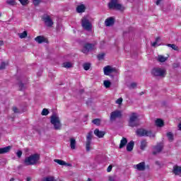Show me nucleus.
Masks as SVG:
<instances>
[{
	"label": "nucleus",
	"mask_w": 181,
	"mask_h": 181,
	"mask_svg": "<svg viewBox=\"0 0 181 181\" xmlns=\"http://www.w3.org/2000/svg\"><path fill=\"white\" fill-rule=\"evenodd\" d=\"M40 160V154L34 153L28 157H26L24 163L25 166H32L36 165Z\"/></svg>",
	"instance_id": "nucleus-1"
},
{
	"label": "nucleus",
	"mask_w": 181,
	"mask_h": 181,
	"mask_svg": "<svg viewBox=\"0 0 181 181\" xmlns=\"http://www.w3.org/2000/svg\"><path fill=\"white\" fill-rule=\"evenodd\" d=\"M50 122L54 125L55 130L58 131L59 129H62V123L60 122V118L57 115L54 114L51 116Z\"/></svg>",
	"instance_id": "nucleus-2"
},
{
	"label": "nucleus",
	"mask_w": 181,
	"mask_h": 181,
	"mask_svg": "<svg viewBox=\"0 0 181 181\" xmlns=\"http://www.w3.org/2000/svg\"><path fill=\"white\" fill-rule=\"evenodd\" d=\"M109 9H116V11H124L125 8L122 5L118 4V0H111L108 4Z\"/></svg>",
	"instance_id": "nucleus-3"
},
{
	"label": "nucleus",
	"mask_w": 181,
	"mask_h": 181,
	"mask_svg": "<svg viewBox=\"0 0 181 181\" xmlns=\"http://www.w3.org/2000/svg\"><path fill=\"white\" fill-rule=\"evenodd\" d=\"M139 125V120L138 119V114L136 112L132 113L129 120V127H138Z\"/></svg>",
	"instance_id": "nucleus-4"
},
{
	"label": "nucleus",
	"mask_w": 181,
	"mask_h": 181,
	"mask_svg": "<svg viewBox=\"0 0 181 181\" xmlns=\"http://www.w3.org/2000/svg\"><path fill=\"white\" fill-rule=\"evenodd\" d=\"M138 136H150V138H155V134L151 131H148L144 129H138L136 132Z\"/></svg>",
	"instance_id": "nucleus-5"
},
{
	"label": "nucleus",
	"mask_w": 181,
	"mask_h": 181,
	"mask_svg": "<svg viewBox=\"0 0 181 181\" xmlns=\"http://www.w3.org/2000/svg\"><path fill=\"white\" fill-rule=\"evenodd\" d=\"M151 74L156 77H165L166 76V70L162 68H153Z\"/></svg>",
	"instance_id": "nucleus-6"
},
{
	"label": "nucleus",
	"mask_w": 181,
	"mask_h": 181,
	"mask_svg": "<svg viewBox=\"0 0 181 181\" xmlns=\"http://www.w3.org/2000/svg\"><path fill=\"white\" fill-rule=\"evenodd\" d=\"M97 44H91V43H86L83 45V48L82 49V53H84V54H88L89 52H92V50H94L95 49V45Z\"/></svg>",
	"instance_id": "nucleus-7"
},
{
	"label": "nucleus",
	"mask_w": 181,
	"mask_h": 181,
	"mask_svg": "<svg viewBox=\"0 0 181 181\" xmlns=\"http://www.w3.org/2000/svg\"><path fill=\"white\" fill-rule=\"evenodd\" d=\"M93 139V132H89L86 136V152L91 151V140Z\"/></svg>",
	"instance_id": "nucleus-8"
},
{
	"label": "nucleus",
	"mask_w": 181,
	"mask_h": 181,
	"mask_svg": "<svg viewBox=\"0 0 181 181\" xmlns=\"http://www.w3.org/2000/svg\"><path fill=\"white\" fill-rule=\"evenodd\" d=\"M81 25L83 29H85V30H88V32L91 31V29H92L91 23H90V21H88L87 18L83 17L81 19Z\"/></svg>",
	"instance_id": "nucleus-9"
},
{
	"label": "nucleus",
	"mask_w": 181,
	"mask_h": 181,
	"mask_svg": "<svg viewBox=\"0 0 181 181\" xmlns=\"http://www.w3.org/2000/svg\"><path fill=\"white\" fill-rule=\"evenodd\" d=\"M42 19L43 22L45 23V25L47 26V28H52L53 26L54 23L53 20L50 18V16H43L42 17Z\"/></svg>",
	"instance_id": "nucleus-10"
},
{
	"label": "nucleus",
	"mask_w": 181,
	"mask_h": 181,
	"mask_svg": "<svg viewBox=\"0 0 181 181\" xmlns=\"http://www.w3.org/2000/svg\"><path fill=\"white\" fill-rule=\"evenodd\" d=\"M104 74L110 76L111 73H117V69L112 68L111 66H107L103 68Z\"/></svg>",
	"instance_id": "nucleus-11"
},
{
	"label": "nucleus",
	"mask_w": 181,
	"mask_h": 181,
	"mask_svg": "<svg viewBox=\"0 0 181 181\" xmlns=\"http://www.w3.org/2000/svg\"><path fill=\"white\" fill-rule=\"evenodd\" d=\"M122 113L119 110L112 112L110 114V121H114L116 118H121Z\"/></svg>",
	"instance_id": "nucleus-12"
},
{
	"label": "nucleus",
	"mask_w": 181,
	"mask_h": 181,
	"mask_svg": "<svg viewBox=\"0 0 181 181\" xmlns=\"http://www.w3.org/2000/svg\"><path fill=\"white\" fill-rule=\"evenodd\" d=\"M134 169H136L139 172H144L145 169H146V166L145 165V162H141L139 164L134 165Z\"/></svg>",
	"instance_id": "nucleus-13"
},
{
	"label": "nucleus",
	"mask_w": 181,
	"mask_h": 181,
	"mask_svg": "<svg viewBox=\"0 0 181 181\" xmlns=\"http://www.w3.org/2000/svg\"><path fill=\"white\" fill-rule=\"evenodd\" d=\"M35 41L39 45H42V43H47V38L45 37L44 36L39 35L35 38Z\"/></svg>",
	"instance_id": "nucleus-14"
},
{
	"label": "nucleus",
	"mask_w": 181,
	"mask_h": 181,
	"mask_svg": "<svg viewBox=\"0 0 181 181\" xmlns=\"http://www.w3.org/2000/svg\"><path fill=\"white\" fill-rule=\"evenodd\" d=\"M162 149H163V144H158L156 146L154 147V151H153V155H156V153H159L162 152Z\"/></svg>",
	"instance_id": "nucleus-15"
},
{
	"label": "nucleus",
	"mask_w": 181,
	"mask_h": 181,
	"mask_svg": "<svg viewBox=\"0 0 181 181\" xmlns=\"http://www.w3.org/2000/svg\"><path fill=\"white\" fill-rule=\"evenodd\" d=\"M94 134L95 136H98V138H104V135H105V132L100 131V129H95L94 130Z\"/></svg>",
	"instance_id": "nucleus-16"
},
{
	"label": "nucleus",
	"mask_w": 181,
	"mask_h": 181,
	"mask_svg": "<svg viewBox=\"0 0 181 181\" xmlns=\"http://www.w3.org/2000/svg\"><path fill=\"white\" fill-rule=\"evenodd\" d=\"M173 172L175 175H181V166L174 165L173 168Z\"/></svg>",
	"instance_id": "nucleus-17"
},
{
	"label": "nucleus",
	"mask_w": 181,
	"mask_h": 181,
	"mask_svg": "<svg viewBox=\"0 0 181 181\" xmlns=\"http://www.w3.org/2000/svg\"><path fill=\"white\" fill-rule=\"evenodd\" d=\"M135 145V142H134V141H131L130 142H129L127 145V152H131L133 151L134 149V146Z\"/></svg>",
	"instance_id": "nucleus-18"
},
{
	"label": "nucleus",
	"mask_w": 181,
	"mask_h": 181,
	"mask_svg": "<svg viewBox=\"0 0 181 181\" xmlns=\"http://www.w3.org/2000/svg\"><path fill=\"white\" fill-rule=\"evenodd\" d=\"M114 23H115V21L113 18H107L105 21V26H112Z\"/></svg>",
	"instance_id": "nucleus-19"
},
{
	"label": "nucleus",
	"mask_w": 181,
	"mask_h": 181,
	"mask_svg": "<svg viewBox=\"0 0 181 181\" xmlns=\"http://www.w3.org/2000/svg\"><path fill=\"white\" fill-rule=\"evenodd\" d=\"M12 147L11 146L4 147V148H0V155H2L4 153H8L9 151H11V148Z\"/></svg>",
	"instance_id": "nucleus-20"
},
{
	"label": "nucleus",
	"mask_w": 181,
	"mask_h": 181,
	"mask_svg": "<svg viewBox=\"0 0 181 181\" xmlns=\"http://www.w3.org/2000/svg\"><path fill=\"white\" fill-rule=\"evenodd\" d=\"M76 11L78 13H83V12L86 11V6L84 4H81L77 6Z\"/></svg>",
	"instance_id": "nucleus-21"
},
{
	"label": "nucleus",
	"mask_w": 181,
	"mask_h": 181,
	"mask_svg": "<svg viewBox=\"0 0 181 181\" xmlns=\"http://www.w3.org/2000/svg\"><path fill=\"white\" fill-rule=\"evenodd\" d=\"M127 144H128V140L127 139V138L122 137L119 146V149H122V148H124V146H125Z\"/></svg>",
	"instance_id": "nucleus-22"
},
{
	"label": "nucleus",
	"mask_w": 181,
	"mask_h": 181,
	"mask_svg": "<svg viewBox=\"0 0 181 181\" xmlns=\"http://www.w3.org/2000/svg\"><path fill=\"white\" fill-rule=\"evenodd\" d=\"M54 162H55L56 163H58V165H61V166H65V165L70 166V164L66 163L63 160L54 159Z\"/></svg>",
	"instance_id": "nucleus-23"
},
{
	"label": "nucleus",
	"mask_w": 181,
	"mask_h": 181,
	"mask_svg": "<svg viewBox=\"0 0 181 181\" xmlns=\"http://www.w3.org/2000/svg\"><path fill=\"white\" fill-rule=\"evenodd\" d=\"M157 60L160 63H165V62H166V60H168V57H164L163 55H158Z\"/></svg>",
	"instance_id": "nucleus-24"
},
{
	"label": "nucleus",
	"mask_w": 181,
	"mask_h": 181,
	"mask_svg": "<svg viewBox=\"0 0 181 181\" xmlns=\"http://www.w3.org/2000/svg\"><path fill=\"white\" fill-rule=\"evenodd\" d=\"M76 139L71 138L70 139V147L71 149H76Z\"/></svg>",
	"instance_id": "nucleus-25"
},
{
	"label": "nucleus",
	"mask_w": 181,
	"mask_h": 181,
	"mask_svg": "<svg viewBox=\"0 0 181 181\" xmlns=\"http://www.w3.org/2000/svg\"><path fill=\"white\" fill-rule=\"evenodd\" d=\"M156 125L157 127H159L160 128L163 127L164 125L163 120H162V119H157L156 120Z\"/></svg>",
	"instance_id": "nucleus-26"
},
{
	"label": "nucleus",
	"mask_w": 181,
	"mask_h": 181,
	"mask_svg": "<svg viewBox=\"0 0 181 181\" xmlns=\"http://www.w3.org/2000/svg\"><path fill=\"white\" fill-rule=\"evenodd\" d=\"M147 145H148V142H146L145 140L141 141L140 149H141V151H144L145 148H146Z\"/></svg>",
	"instance_id": "nucleus-27"
},
{
	"label": "nucleus",
	"mask_w": 181,
	"mask_h": 181,
	"mask_svg": "<svg viewBox=\"0 0 181 181\" xmlns=\"http://www.w3.org/2000/svg\"><path fill=\"white\" fill-rule=\"evenodd\" d=\"M6 4H7V5H10L11 6H15V5H16V1L6 0Z\"/></svg>",
	"instance_id": "nucleus-28"
},
{
	"label": "nucleus",
	"mask_w": 181,
	"mask_h": 181,
	"mask_svg": "<svg viewBox=\"0 0 181 181\" xmlns=\"http://www.w3.org/2000/svg\"><path fill=\"white\" fill-rule=\"evenodd\" d=\"M92 122L95 125L100 127V125H101V119H94L93 120H92Z\"/></svg>",
	"instance_id": "nucleus-29"
},
{
	"label": "nucleus",
	"mask_w": 181,
	"mask_h": 181,
	"mask_svg": "<svg viewBox=\"0 0 181 181\" xmlns=\"http://www.w3.org/2000/svg\"><path fill=\"white\" fill-rule=\"evenodd\" d=\"M63 67H64L65 69H70L73 67V64H71V62H64Z\"/></svg>",
	"instance_id": "nucleus-30"
},
{
	"label": "nucleus",
	"mask_w": 181,
	"mask_h": 181,
	"mask_svg": "<svg viewBox=\"0 0 181 181\" xmlns=\"http://www.w3.org/2000/svg\"><path fill=\"white\" fill-rule=\"evenodd\" d=\"M167 137H168V140L170 141V142L173 141V132H168Z\"/></svg>",
	"instance_id": "nucleus-31"
},
{
	"label": "nucleus",
	"mask_w": 181,
	"mask_h": 181,
	"mask_svg": "<svg viewBox=\"0 0 181 181\" xmlns=\"http://www.w3.org/2000/svg\"><path fill=\"white\" fill-rule=\"evenodd\" d=\"M20 39H25L28 36V32L23 31L22 33L18 34Z\"/></svg>",
	"instance_id": "nucleus-32"
},
{
	"label": "nucleus",
	"mask_w": 181,
	"mask_h": 181,
	"mask_svg": "<svg viewBox=\"0 0 181 181\" xmlns=\"http://www.w3.org/2000/svg\"><path fill=\"white\" fill-rule=\"evenodd\" d=\"M103 84L105 88H110L111 87V81H104Z\"/></svg>",
	"instance_id": "nucleus-33"
},
{
	"label": "nucleus",
	"mask_w": 181,
	"mask_h": 181,
	"mask_svg": "<svg viewBox=\"0 0 181 181\" xmlns=\"http://www.w3.org/2000/svg\"><path fill=\"white\" fill-rule=\"evenodd\" d=\"M167 46L168 47H172L173 50H178L177 46H176L175 44H168Z\"/></svg>",
	"instance_id": "nucleus-34"
},
{
	"label": "nucleus",
	"mask_w": 181,
	"mask_h": 181,
	"mask_svg": "<svg viewBox=\"0 0 181 181\" xmlns=\"http://www.w3.org/2000/svg\"><path fill=\"white\" fill-rule=\"evenodd\" d=\"M160 40V37H157L156 39V41L154 42H153V44H152V46L153 47H155V46H159V44H158V42H159Z\"/></svg>",
	"instance_id": "nucleus-35"
},
{
	"label": "nucleus",
	"mask_w": 181,
	"mask_h": 181,
	"mask_svg": "<svg viewBox=\"0 0 181 181\" xmlns=\"http://www.w3.org/2000/svg\"><path fill=\"white\" fill-rule=\"evenodd\" d=\"M91 66V65L88 63L84 64H83V69L84 70L87 71V70H90V67Z\"/></svg>",
	"instance_id": "nucleus-36"
},
{
	"label": "nucleus",
	"mask_w": 181,
	"mask_h": 181,
	"mask_svg": "<svg viewBox=\"0 0 181 181\" xmlns=\"http://www.w3.org/2000/svg\"><path fill=\"white\" fill-rule=\"evenodd\" d=\"M42 115H49V110L46 108H44L42 111Z\"/></svg>",
	"instance_id": "nucleus-37"
},
{
	"label": "nucleus",
	"mask_w": 181,
	"mask_h": 181,
	"mask_svg": "<svg viewBox=\"0 0 181 181\" xmlns=\"http://www.w3.org/2000/svg\"><path fill=\"white\" fill-rule=\"evenodd\" d=\"M105 56V53L99 54L98 55V60H103V59H104Z\"/></svg>",
	"instance_id": "nucleus-38"
},
{
	"label": "nucleus",
	"mask_w": 181,
	"mask_h": 181,
	"mask_svg": "<svg viewBox=\"0 0 181 181\" xmlns=\"http://www.w3.org/2000/svg\"><path fill=\"white\" fill-rule=\"evenodd\" d=\"M18 86H19L20 91H22L25 89V85L22 82H20Z\"/></svg>",
	"instance_id": "nucleus-39"
},
{
	"label": "nucleus",
	"mask_w": 181,
	"mask_h": 181,
	"mask_svg": "<svg viewBox=\"0 0 181 181\" xmlns=\"http://www.w3.org/2000/svg\"><path fill=\"white\" fill-rule=\"evenodd\" d=\"M5 67H6V63L1 62L0 65V70H4Z\"/></svg>",
	"instance_id": "nucleus-40"
},
{
	"label": "nucleus",
	"mask_w": 181,
	"mask_h": 181,
	"mask_svg": "<svg viewBox=\"0 0 181 181\" xmlns=\"http://www.w3.org/2000/svg\"><path fill=\"white\" fill-rule=\"evenodd\" d=\"M44 181H54V178L53 177H48L46 178H44Z\"/></svg>",
	"instance_id": "nucleus-41"
},
{
	"label": "nucleus",
	"mask_w": 181,
	"mask_h": 181,
	"mask_svg": "<svg viewBox=\"0 0 181 181\" xmlns=\"http://www.w3.org/2000/svg\"><path fill=\"white\" fill-rule=\"evenodd\" d=\"M33 2L35 6H37L40 4V0H33Z\"/></svg>",
	"instance_id": "nucleus-42"
},
{
	"label": "nucleus",
	"mask_w": 181,
	"mask_h": 181,
	"mask_svg": "<svg viewBox=\"0 0 181 181\" xmlns=\"http://www.w3.org/2000/svg\"><path fill=\"white\" fill-rule=\"evenodd\" d=\"M116 104H119V105H121L122 104V98H120L116 100Z\"/></svg>",
	"instance_id": "nucleus-43"
},
{
	"label": "nucleus",
	"mask_w": 181,
	"mask_h": 181,
	"mask_svg": "<svg viewBox=\"0 0 181 181\" xmlns=\"http://www.w3.org/2000/svg\"><path fill=\"white\" fill-rule=\"evenodd\" d=\"M136 88V83H132L129 86V88Z\"/></svg>",
	"instance_id": "nucleus-44"
},
{
	"label": "nucleus",
	"mask_w": 181,
	"mask_h": 181,
	"mask_svg": "<svg viewBox=\"0 0 181 181\" xmlns=\"http://www.w3.org/2000/svg\"><path fill=\"white\" fill-rule=\"evenodd\" d=\"M21 5H26V4H28V0H18Z\"/></svg>",
	"instance_id": "nucleus-45"
},
{
	"label": "nucleus",
	"mask_w": 181,
	"mask_h": 181,
	"mask_svg": "<svg viewBox=\"0 0 181 181\" xmlns=\"http://www.w3.org/2000/svg\"><path fill=\"white\" fill-rule=\"evenodd\" d=\"M13 112H15L16 114L19 113V110H18V107H13Z\"/></svg>",
	"instance_id": "nucleus-46"
},
{
	"label": "nucleus",
	"mask_w": 181,
	"mask_h": 181,
	"mask_svg": "<svg viewBox=\"0 0 181 181\" xmlns=\"http://www.w3.org/2000/svg\"><path fill=\"white\" fill-rule=\"evenodd\" d=\"M16 155L18 158H21L22 157V151H18L16 153Z\"/></svg>",
	"instance_id": "nucleus-47"
},
{
	"label": "nucleus",
	"mask_w": 181,
	"mask_h": 181,
	"mask_svg": "<svg viewBox=\"0 0 181 181\" xmlns=\"http://www.w3.org/2000/svg\"><path fill=\"white\" fill-rule=\"evenodd\" d=\"M112 170V165H110L107 167V172H111Z\"/></svg>",
	"instance_id": "nucleus-48"
},
{
	"label": "nucleus",
	"mask_w": 181,
	"mask_h": 181,
	"mask_svg": "<svg viewBox=\"0 0 181 181\" xmlns=\"http://www.w3.org/2000/svg\"><path fill=\"white\" fill-rule=\"evenodd\" d=\"M161 1L162 0H156V5H159V4H160Z\"/></svg>",
	"instance_id": "nucleus-49"
},
{
	"label": "nucleus",
	"mask_w": 181,
	"mask_h": 181,
	"mask_svg": "<svg viewBox=\"0 0 181 181\" xmlns=\"http://www.w3.org/2000/svg\"><path fill=\"white\" fill-rule=\"evenodd\" d=\"M109 181H115L112 177H109Z\"/></svg>",
	"instance_id": "nucleus-50"
},
{
	"label": "nucleus",
	"mask_w": 181,
	"mask_h": 181,
	"mask_svg": "<svg viewBox=\"0 0 181 181\" xmlns=\"http://www.w3.org/2000/svg\"><path fill=\"white\" fill-rule=\"evenodd\" d=\"M0 46H4V41L0 40Z\"/></svg>",
	"instance_id": "nucleus-51"
},
{
	"label": "nucleus",
	"mask_w": 181,
	"mask_h": 181,
	"mask_svg": "<svg viewBox=\"0 0 181 181\" xmlns=\"http://www.w3.org/2000/svg\"><path fill=\"white\" fill-rule=\"evenodd\" d=\"M178 128H179L180 131H181V122L178 124Z\"/></svg>",
	"instance_id": "nucleus-52"
},
{
	"label": "nucleus",
	"mask_w": 181,
	"mask_h": 181,
	"mask_svg": "<svg viewBox=\"0 0 181 181\" xmlns=\"http://www.w3.org/2000/svg\"><path fill=\"white\" fill-rule=\"evenodd\" d=\"M30 177H27V181H30Z\"/></svg>",
	"instance_id": "nucleus-53"
},
{
	"label": "nucleus",
	"mask_w": 181,
	"mask_h": 181,
	"mask_svg": "<svg viewBox=\"0 0 181 181\" xmlns=\"http://www.w3.org/2000/svg\"><path fill=\"white\" fill-rule=\"evenodd\" d=\"M14 180H15L14 178H11V179L10 180V181H14Z\"/></svg>",
	"instance_id": "nucleus-54"
},
{
	"label": "nucleus",
	"mask_w": 181,
	"mask_h": 181,
	"mask_svg": "<svg viewBox=\"0 0 181 181\" xmlns=\"http://www.w3.org/2000/svg\"><path fill=\"white\" fill-rule=\"evenodd\" d=\"M88 181H91V179H90V178H88Z\"/></svg>",
	"instance_id": "nucleus-55"
},
{
	"label": "nucleus",
	"mask_w": 181,
	"mask_h": 181,
	"mask_svg": "<svg viewBox=\"0 0 181 181\" xmlns=\"http://www.w3.org/2000/svg\"><path fill=\"white\" fill-rule=\"evenodd\" d=\"M0 16H2V14L0 13Z\"/></svg>",
	"instance_id": "nucleus-56"
}]
</instances>
